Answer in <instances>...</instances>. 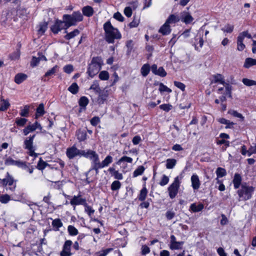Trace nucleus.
<instances>
[{
    "label": "nucleus",
    "instance_id": "nucleus-1",
    "mask_svg": "<svg viewBox=\"0 0 256 256\" xmlns=\"http://www.w3.org/2000/svg\"><path fill=\"white\" fill-rule=\"evenodd\" d=\"M104 29L106 40L109 44L114 43L115 39H120L122 37L120 32L112 25L110 22H106L104 24Z\"/></svg>",
    "mask_w": 256,
    "mask_h": 256
},
{
    "label": "nucleus",
    "instance_id": "nucleus-2",
    "mask_svg": "<svg viewBox=\"0 0 256 256\" xmlns=\"http://www.w3.org/2000/svg\"><path fill=\"white\" fill-rule=\"evenodd\" d=\"M103 61L100 57H94L88 65L87 73L91 78H93L100 70Z\"/></svg>",
    "mask_w": 256,
    "mask_h": 256
},
{
    "label": "nucleus",
    "instance_id": "nucleus-3",
    "mask_svg": "<svg viewBox=\"0 0 256 256\" xmlns=\"http://www.w3.org/2000/svg\"><path fill=\"white\" fill-rule=\"evenodd\" d=\"M254 190L253 186H248L245 182L242 183L241 184L240 188L237 192L238 196V200H247L251 198Z\"/></svg>",
    "mask_w": 256,
    "mask_h": 256
},
{
    "label": "nucleus",
    "instance_id": "nucleus-4",
    "mask_svg": "<svg viewBox=\"0 0 256 256\" xmlns=\"http://www.w3.org/2000/svg\"><path fill=\"white\" fill-rule=\"evenodd\" d=\"M63 19L66 22V28H68L72 26H75L77 22H81L83 20L82 14L79 12H74L72 14H64Z\"/></svg>",
    "mask_w": 256,
    "mask_h": 256
},
{
    "label": "nucleus",
    "instance_id": "nucleus-5",
    "mask_svg": "<svg viewBox=\"0 0 256 256\" xmlns=\"http://www.w3.org/2000/svg\"><path fill=\"white\" fill-rule=\"evenodd\" d=\"M182 177L177 176L172 183L168 188V192L170 198H174L177 195L181 183Z\"/></svg>",
    "mask_w": 256,
    "mask_h": 256
},
{
    "label": "nucleus",
    "instance_id": "nucleus-6",
    "mask_svg": "<svg viewBox=\"0 0 256 256\" xmlns=\"http://www.w3.org/2000/svg\"><path fill=\"white\" fill-rule=\"evenodd\" d=\"M82 150L77 148L75 146H72L71 148H67L66 154V156L70 159H72L76 156H82Z\"/></svg>",
    "mask_w": 256,
    "mask_h": 256
},
{
    "label": "nucleus",
    "instance_id": "nucleus-7",
    "mask_svg": "<svg viewBox=\"0 0 256 256\" xmlns=\"http://www.w3.org/2000/svg\"><path fill=\"white\" fill-rule=\"evenodd\" d=\"M203 32L199 30L194 38V44L195 49L197 50H200V49L202 48L204 44V40L202 38Z\"/></svg>",
    "mask_w": 256,
    "mask_h": 256
},
{
    "label": "nucleus",
    "instance_id": "nucleus-8",
    "mask_svg": "<svg viewBox=\"0 0 256 256\" xmlns=\"http://www.w3.org/2000/svg\"><path fill=\"white\" fill-rule=\"evenodd\" d=\"M5 164L6 166H16L20 168L26 166V162L14 160L11 157H8L6 160Z\"/></svg>",
    "mask_w": 256,
    "mask_h": 256
},
{
    "label": "nucleus",
    "instance_id": "nucleus-9",
    "mask_svg": "<svg viewBox=\"0 0 256 256\" xmlns=\"http://www.w3.org/2000/svg\"><path fill=\"white\" fill-rule=\"evenodd\" d=\"M70 240H66L63 246L62 250L60 253V256H71L70 248L72 245Z\"/></svg>",
    "mask_w": 256,
    "mask_h": 256
},
{
    "label": "nucleus",
    "instance_id": "nucleus-10",
    "mask_svg": "<svg viewBox=\"0 0 256 256\" xmlns=\"http://www.w3.org/2000/svg\"><path fill=\"white\" fill-rule=\"evenodd\" d=\"M66 28V22L61 20H56L54 24L52 26L51 30L54 34H58L60 31Z\"/></svg>",
    "mask_w": 256,
    "mask_h": 256
},
{
    "label": "nucleus",
    "instance_id": "nucleus-11",
    "mask_svg": "<svg viewBox=\"0 0 256 256\" xmlns=\"http://www.w3.org/2000/svg\"><path fill=\"white\" fill-rule=\"evenodd\" d=\"M102 168V162H100L99 156L97 154L95 157L92 160V168L90 170V171L94 170L96 174L98 173V170Z\"/></svg>",
    "mask_w": 256,
    "mask_h": 256
},
{
    "label": "nucleus",
    "instance_id": "nucleus-12",
    "mask_svg": "<svg viewBox=\"0 0 256 256\" xmlns=\"http://www.w3.org/2000/svg\"><path fill=\"white\" fill-rule=\"evenodd\" d=\"M86 199L82 198L80 195L74 196L70 202V204L73 206L76 205L84 206V204H86ZM74 209H75V206H74Z\"/></svg>",
    "mask_w": 256,
    "mask_h": 256
},
{
    "label": "nucleus",
    "instance_id": "nucleus-13",
    "mask_svg": "<svg viewBox=\"0 0 256 256\" xmlns=\"http://www.w3.org/2000/svg\"><path fill=\"white\" fill-rule=\"evenodd\" d=\"M180 20L184 22L186 24H188L191 23L193 20L194 18L190 14L184 11L182 12L180 14Z\"/></svg>",
    "mask_w": 256,
    "mask_h": 256
},
{
    "label": "nucleus",
    "instance_id": "nucleus-14",
    "mask_svg": "<svg viewBox=\"0 0 256 256\" xmlns=\"http://www.w3.org/2000/svg\"><path fill=\"white\" fill-rule=\"evenodd\" d=\"M151 70L152 73L156 75L159 76L161 77H164L166 76V72L162 67H160L158 68L156 64H153L151 67Z\"/></svg>",
    "mask_w": 256,
    "mask_h": 256
},
{
    "label": "nucleus",
    "instance_id": "nucleus-15",
    "mask_svg": "<svg viewBox=\"0 0 256 256\" xmlns=\"http://www.w3.org/2000/svg\"><path fill=\"white\" fill-rule=\"evenodd\" d=\"M191 182H192V187L194 190H198L200 186V181L198 176L196 174H193L191 176Z\"/></svg>",
    "mask_w": 256,
    "mask_h": 256
},
{
    "label": "nucleus",
    "instance_id": "nucleus-16",
    "mask_svg": "<svg viewBox=\"0 0 256 256\" xmlns=\"http://www.w3.org/2000/svg\"><path fill=\"white\" fill-rule=\"evenodd\" d=\"M97 154L96 152L90 150H82V156L89 158L92 160Z\"/></svg>",
    "mask_w": 256,
    "mask_h": 256
},
{
    "label": "nucleus",
    "instance_id": "nucleus-17",
    "mask_svg": "<svg viewBox=\"0 0 256 256\" xmlns=\"http://www.w3.org/2000/svg\"><path fill=\"white\" fill-rule=\"evenodd\" d=\"M36 135L30 136L26 138L24 141V148L25 149L33 148V142Z\"/></svg>",
    "mask_w": 256,
    "mask_h": 256
},
{
    "label": "nucleus",
    "instance_id": "nucleus-18",
    "mask_svg": "<svg viewBox=\"0 0 256 256\" xmlns=\"http://www.w3.org/2000/svg\"><path fill=\"white\" fill-rule=\"evenodd\" d=\"M28 76L24 73H18L15 76L14 82L17 84H20L26 80Z\"/></svg>",
    "mask_w": 256,
    "mask_h": 256
},
{
    "label": "nucleus",
    "instance_id": "nucleus-19",
    "mask_svg": "<svg viewBox=\"0 0 256 256\" xmlns=\"http://www.w3.org/2000/svg\"><path fill=\"white\" fill-rule=\"evenodd\" d=\"M242 178L240 175L237 173L235 174L234 179L232 180L235 189H238V188H240L242 182Z\"/></svg>",
    "mask_w": 256,
    "mask_h": 256
},
{
    "label": "nucleus",
    "instance_id": "nucleus-20",
    "mask_svg": "<svg viewBox=\"0 0 256 256\" xmlns=\"http://www.w3.org/2000/svg\"><path fill=\"white\" fill-rule=\"evenodd\" d=\"M158 32L163 35H168L171 32L170 26L168 24H166V22H165V23L160 27Z\"/></svg>",
    "mask_w": 256,
    "mask_h": 256
},
{
    "label": "nucleus",
    "instance_id": "nucleus-21",
    "mask_svg": "<svg viewBox=\"0 0 256 256\" xmlns=\"http://www.w3.org/2000/svg\"><path fill=\"white\" fill-rule=\"evenodd\" d=\"M180 20V17L176 14H170L166 22L170 26V24H174Z\"/></svg>",
    "mask_w": 256,
    "mask_h": 256
},
{
    "label": "nucleus",
    "instance_id": "nucleus-22",
    "mask_svg": "<svg viewBox=\"0 0 256 256\" xmlns=\"http://www.w3.org/2000/svg\"><path fill=\"white\" fill-rule=\"evenodd\" d=\"M204 208V206L202 204H196L195 203H193L190 206V210L194 212H197L202 210Z\"/></svg>",
    "mask_w": 256,
    "mask_h": 256
},
{
    "label": "nucleus",
    "instance_id": "nucleus-23",
    "mask_svg": "<svg viewBox=\"0 0 256 256\" xmlns=\"http://www.w3.org/2000/svg\"><path fill=\"white\" fill-rule=\"evenodd\" d=\"M99 96L98 98V102L99 104H102L106 100L108 96L107 91L103 92H98Z\"/></svg>",
    "mask_w": 256,
    "mask_h": 256
},
{
    "label": "nucleus",
    "instance_id": "nucleus-24",
    "mask_svg": "<svg viewBox=\"0 0 256 256\" xmlns=\"http://www.w3.org/2000/svg\"><path fill=\"white\" fill-rule=\"evenodd\" d=\"M44 113V104H40L36 108L35 118H38V117L43 116Z\"/></svg>",
    "mask_w": 256,
    "mask_h": 256
},
{
    "label": "nucleus",
    "instance_id": "nucleus-25",
    "mask_svg": "<svg viewBox=\"0 0 256 256\" xmlns=\"http://www.w3.org/2000/svg\"><path fill=\"white\" fill-rule=\"evenodd\" d=\"M82 12L85 16L90 17L94 14V10L92 7L90 6H86L82 8Z\"/></svg>",
    "mask_w": 256,
    "mask_h": 256
},
{
    "label": "nucleus",
    "instance_id": "nucleus-26",
    "mask_svg": "<svg viewBox=\"0 0 256 256\" xmlns=\"http://www.w3.org/2000/svg\"><path fill=\"white\" fill-rule=\"evenodd\" d=\"M253 66H256V60L252 58H246L245 60L244 66L248 68Z\"/></svg>",
    "mask_w": 256,
    "mask_h": 256
},
{
    "label": "nucleus",
    "instance_id": "nucleus-27",
    "mask_svg": "<svg viewBox=\"0 0 256 256\" xmlns=\"http://www.w3.org/2000/svg\"><path fill=\"white\" fill-rule=\"evenodd\" d=\"M89 102L88 99L84 96H83L80 98L78 101L79 106L81 107V108L86 109V106L88 104Z\"/></svg>",
    "mask_w": 256,
    "mask_h": 256
},
{
    "label": "nucleus",
    "instance_id": "nucleus-28",
    "mask_svg": "<svg viewBox=\"0 0 256 256\" xmlns=\"http://www.w3.org/2000/svg\"><path fill=\"white\" fill-rule=\"evenodd\" d=\"M113 161L112 157L110 155L107 156L105 158L102 162V168L108 166Z\"/></svg>",
    "mask_w": 256,
    "mask_h": 256
},
{
    "label": "nucleus",
    "instance_id": "nucleus-29",
    "mask_svg": "<svg viewBox=\"0 0 256 256\" xmlns=\"http://www.w3.org/2000/svg\"><path fill=\"white\" fill-rule=\"evenodd\" d=\"M52 224L56 230H58L59 228L63 226L62 222L60 218L54 220Z\"/></svg>",
    "mask_w": 256,
    "mask_h": 256
},
{
    "label": "nucleus",
    "instance_id": "nucleus-30",
    "mask_svg": "<svg viewBox=\"0 0 256 256\" xmlns=\"http://www.w3.org/2000/svg\"><path fill=\"white\" fill-rule=\"evenodd\" d=\"M145 170V168L142 166H140L136 169L133 172V177L136 178L142 175Z\"/></svg>",
    "mask_w": 256,
    "mask_h": 256
},
{
    "label": "nucleus",
    "instance_id": "nucleus-31",
    "mask_svg": "<svg viewBox=\"0 0 256 256\" xmlns=\"http://www.w3.org/2000/svg\"><path fill=\"white\" fill-rule=\"evenodd\" d=\"M12 200L11 196L8 194L0 195V202L2 204H6Z\"/></svg>",
    "mask_w": 256,
    "mask_h": 256
},
{
    "label": "nucleus",
    "instance_id": "nucleus-32",
    "mask_svg": "<svg viewBox=\"0 0 256 256\" xmlns=\"http://www.w3.org/2000/svg\"><path fill=\"white\" fill-rule=\"evenodd\" d=\"M176 164V160L174 158H168L166 161V168L168 169L173 168Z\"/></svg>",
    "mask_w": 256,
    "mask_h": 256
},
{
    "label": "nucleus",
    "instance_id": "nucleus-33",
    "mask_svg": "<svg viewBox=\"0 0 256 256\" xmlns=\"http://www.w3.org/2000/svg\"><path fill=\"white\" fill-rule=\"evenodd\" d=\"M148 194V190L146 188L144 187L140 192V194L138 196V200L140 201H144Z\"/></svg>",
    "mask_w": 256,
    "mask_h": 256
},
{
    "label": "nucleus",
    "instance_id": "nucleus-34",
    "mask_svg": "<svg viewBox=\"0 0 256 256\" xmlns=\"http://www.w3.org/2000/svg\"><path fill=\"white\" fill-rule=\"evenodd\" d=\"M214 82H220L224 86L227 83L225 82L222 76L220 74H216L214 76Z\"/></svg>",
    "mask_w": 256,
    "mask_h": 256
},
{
    "label": "nucleus",
    "instance_id": "nucleus-35",
    "mask_svg": "<svg viewBox=\"0 0 256 256\" xmlns=\"http://www.w3.org/2000/svg\"><path fill=\"white\" fill-rule=\"evenodd\" d=\"M78 86L76 82L72 83L68 88V90L72 94H75L78 93Z\"/></svg>",
    "mask_w": 256,
    "mask_h": 256
},
{
    "label": "nucleus",
    "instance_id": "nucleus-36",
    "mask_svg": "<svg viewBox=\"0 0 256 256\" xmlns=\"http://www.w3.org/2000/svg\"><path fill=\"white\" fill-rule=\"evenodd\" d=\"M8 185L10 186L9 190L11 192H14L16 188V184H14L13 178L8 174Z\"/></svg>",
    "mask_w": 256,
    "mask_h": 256
},
{
    "label": "nucleus",
    "instance_id": "nucleus-37",
    "mask_svg": "<svg viewBox=\"0 0 256 256\" xmlns=\"http://www.w3.org/2000/svg\"><path fill=\"white\" fill-rule=\"evenodd\" d=\"M48 28V24L46 22H42L38 26V32L40 34H42L46 32Z\"/></svg>",
    "mask_w": 256,
    "mask_h": 256
},
{
    "label": "nucleus",
    "instance_id": "nucleus-38",
    "mask_svg": "<svg viewBox=\"0 0 256 256\" xmlns=\"http://www.w3.org/2000/svg\"><path fill=\"white\" fill-rule=\"evenodd\" d=\"M10 103L7 100H2L0 104V111H4L6 110L9 106Z\"/></svg>",
    "mask_w": 256,
    "mask_h": 256
},
{
    "label": "nucleus",
    "instance_id": "nucleus-39",
    "mask_svg": "<svg viewBox=\"0 0 256 256\" xmlns=\"http://www.w3.org/2000/svg\"><path fill=\"white\" fill-rule=\"evenodd\" d=\"M80 34V31L78 29H75L74 31L68 33L64 36L66 40H70L76 36H78Z\"/></svg>",
    "mask_w": 256,
    "mask_h": 256
},
{
    "label": "nucleus",
    "instance_id": "nucleus-40",
    "mask_svg": "<svg viewBox=\"0 0 256 256\" xmlns=\"http://www.w3.org/2000/svg\"><path fill=\"white\" fill-rule=\"evenodd\" d=\"M184 244L183 242H174L170 246V248L171 250H180L182 248V246Z\"/></svg>",
    "mask_w": 256,
    "mask_h": 256
},
{
    "label": "nucleus",
    "instance_id": "nucleus-41",
    "mask_svg": "<svg viewBox=\"0 0 256 256\" xmlns=\"http://www.w3.org/2000/svg\"><path fill=\"white\" fill-rule=\"evenodd\" d=\"M150 70V66L148 64H144L141 68V74L143 76H146Z\"/></svg>",
    "mask_w": 256,
    "mask_h": 256
},
{
    "label": "nucleus",
    "instance_id": "nucleus-42",
    "mask_svg": "<svg viewBox=\"0 0 256 256\" xmlns=\"http://www.w3.org/2000/svg\"><path fill=\"white\" fill-rule=\"evenodd\" d=\"M58 70V66H55L50 70H49L44 74L45 77L50 76L54 74Z\"/></svg>",
    "mask_w": 256,
    "mask_h": 256
},
{
    "label": "nucleus",
    "instance_id": "nucleus-43",
    "mask_svg": "<svg viewBox=\"0 0 256 256\" xmlns=\"http://www.w3.org/2000/svg\"><path fill=\"white\" fill-rule=\"evenodd\" d=\"M224 92L222 94L225 96H228V97H232L231 90H232V86L229 84H225L224 86Z\"/></svg>",
    "mask_w": 256,
    "mask_h": 256
},
{
    "label": "nucleus",
    "instance_id": "nucleus-44",
    "mask_svg": "<svg viewBox=\"0 0 256 256\" xmlns=\"http://www.w3.org/2000/svg\"><path fill=\"white\" fill-rule=\"evenodd\" d=\"M125 162L128 163H132V158L127 156H123L116 162V164L120 165L122 162Z\"/></svg>",
    "mask_w": 256,
    "mask_h": 256
},
{
    "label": "nucleus",
    "instance_id": "nucleus-45",
    "mask_svg": "<svg viewBox=\"0 0 256 256\" xmlns=\"http://www.w3.org/2000/svg\"><path fill=\"white\" fill-rule=\"evenodd\" d=\"M159 91L162 93L164 92H167L168 93H170L172 90L170 88L167 87L166 86L164 85L162 83L160 82L159 84Z\"/></svg>",
    "mask_w": 256,
    "mask_h": 256
},
{
    "label": "nucleus",
    "instance_id": "nucleus-46",
    "mask_svg": "<svg viewBox=\"0 0 256 256\" xmlns=\"http://www.w3.org/2000/svg\"><path fill=\"white\" fill-rule=\"evenodd\" d=\"M36 130V128L32 124L28 125L23 130V133L24 136H27L30 132H34Z\"/></svg>",
    "mask_w": 256,
    "mask_h": 256
},
{
    "label": "nucleus",
    "instance_id": "nucleus-47",
    "mask_svg": "<svg viewBox=\"0 0 256 256\" xmlns=\"http://www.w3.org/2000/svg\"><path fill=\"white\" fill-rule=\"evenodd\" d=\"M48 165V164L46 162L42 160V158H40L37 165V168L40 170H43Z\"/></svg>",
    "mask_w": 256,
    "mask_h": 256
},
{
    "label": "nucleus",
    "instance_id": "nucleus-48",
    "mask_svg": "<svg viewBox=\"0 0 256 256\" xmlns=\"http://www.w3.org/2000/svg\"><path fill=\"white\" fill-rule=\"evenodd\" d=\"M68 231L70 235L72 236H75L78 234V230L73 226H68Z\"/></svg>",
    "mask_w": 256,
    "mask_h": 256
},
{
    "label": "nucleus",
    "instance_id": "nucleus-49",
    "mask_svg": "<svg viewBox=\"0 0 256 256\" xmlns=\"http://www.w3.org/2000/svg\"><path fill=\"white\" fill-rule=\"evenodd\" d=\"M216 172L218 178H222L226 174V170L222 168H218Z\"/></svg>",
    "mask_w": 256,
    "mask_h": 256
},
{
    "label": "nucleus",
    "instance_id": "nucleus-50",
    "mask_svg": "<svg viewBox=\"0 0 256 256\" xmlns=\"http://www.w3.org/2000/svg\"><path fill=\"white\" fill-rule=\"evenodd\" d=\"M30 110V106L28 105H26L24 106V108H22L20 112V115L23 117H27L28 116Z\"/></svg>",
    "mask_w": 256,
    "mask_h": 256
},
{
    "label": "nucleus",
    "instance_id": "nucleus-51",
    "mask_svg": "<svg viewBox=\"0 0 256 256\" xmlns=\"http://www.w3.org/2000/svg\"><path fill=\"white\" fill-rule=\"evenodd\" d=\"M228 113L232 116L240 118L242 120H244V117L242 115L234 110H230Z\"/></svg>",
    "mask_w": 256,
    "mask_h": 256
},
{
    "label": "nucleus",
    "instance_id": "nucleus-52",
    "mask_svg": "<svg viewBox=\"0 0 256 256\" xmlns=\"http://www.w3.org/2000/svg\"><path fill=\"white\" fill-rule=\"evenodd\" d=\"M90 89L94 90L96 93L100 92V88L98 82L94 80L91 85Z\"/></svg>",
    "mask_w": 256,
    "mask_h": 256
},
{
    "label": "nucleus",
    "instance_id": "nucleus-53",
    "mask_svg": "<svg viewBox=\"0 0 256 256\" xmlns=\"http://www.w3.org/2000/svg\"><path fill=\"white\" fill-rule=\"evenodd\" d=\"M99 78L102 80H106L109 78V74L107 71H102L99 74Z\"/></svg>",
    "mask_w": 256,
    "mask_h": 256
},
{
    "label": "nucleus",
    "instance_id": "nucleus-54",
    "mask_svg": "<svg viewBox=\"0 0 256 256\" xmlns=\"http://www.w3.org/2000/svg\"><path fill=\"white\" fill-rule=\"evenodd\" d=\"M121 187V184L118 180H115L112 182L111 185V189L112 190H118Z\"/></svg>",
    "mask_w": 256,
    "mask_h": 256
},
{
    "label": "nucleus",
    "instance_id": "nucleus-55",
    "mask_svg": "<svg viewBox=\"0 0 256 256\" xmlns=\"http://www.w3.org/2000/svg\"><path fill=\"white\" fill-rule=\"evenodd\" d=\"M27 121L28 120L26 118H16V123L18 126H23L26 124Z\"/></svg>",
    "mask_w": 256,
    "mask_h": 256
},
{
    "label": "nucleus",
    "instance_id": "nucleus-56",
    "mask_svg": "<svg viewBox=\"0 0 256 256\" xmlns=\"http://www.w3.org/2000/svg\"><path fill=\"white\" fill-rule=\"evenodd\" d=\"M234 28V27L233 26L227 24L222 28V30L224 32L231 33L233 31Z\"/></svg>",
    "mask_w": 256,
    "mask_h": 256
},
{
    "label": "nucleus",
    "instance_id": "nucleus-57",
    "mask_svg": "<svg viewBox=\"0 0 256 256\" xmlns=\"http://www.w3.org/2000/svg\"><path fill=\"white\" fill-rule=\"evenodd\" d=\"M242 82L244 84L247 86H252L256 85V82L253 80H249L248 78H243L242 80Z\"/></svg>",
    "mask_w": 256,
    "mask_h": 256
},
{
    "label": "nucleus",
    "instance_id": "nucleus-58",
    "mask_svg": "<svg viewBox=\"0 0 256 256\" xmlns=\"http://www.w3.org/2000/svg\"><path fill=\"white\" fill-rule=\"evenodd\" d=\"M77 137L80 141H84L86 139V134L84 132L79 131L77 133Z\"/></svg>",
    "mask_w": 256,
    "mask_h": 256
},
{
    "label": "nucleus",
    "instance_id": "nucleus-59",
    "mask_svg": "<svg viewBox=\"0 0 256 256\" xmlns=\"http://www.w3.org/2000/svg\"><path fill=\"white\" fill-rule=\"evenodd\" d=\"M169 182V178L168 176L166 175H163L162 178L161 180L160 181L159 184L161 186H164L168 184Z\"/></svg>",
    "mask_w": 256,
    "mask_h": 256
},
{
    "label": "nucleus",
    "instance_id": "nucleus-60",
    "mask_svg": "<svg viewBox=\"0 0 256 256\" xmlns=\"http://www.w3.org/2000/svg\"><path fill=\"white\" fill-rule=\"evenodd\" d=\"M172 106L170 104H162L160 106V108L166 112L172 110Z\"/></svg>",
    "mask_w": 256,
    "mask_h": 256
},
{
    "label": "nucleus",
    "instance_id": "nucleus-61",
    "mask_svg": "<svg viewBox=\"0 0 256 256\" xmlns=\"http://www.w3.org/2000/svg\"><path fill=\"white\" fill-rule=\"evenodd\" d=\"M84 206L85 207V212L90 216L92 214L94 210L92 208L89 206L88 205L87 203H86V204H84Z\"/></svg>",
    "mask_w": 256,
    "mask_h": 256
},
{
    "label": "nucleus",
    "instance_id": "nucleus-62",
    "mask_svg": "<svg viewBox=\"0 0 256 256\" xmlns=\"http://www.w3.org/2000/svg\"><path fill=\"white\" fill-rule=\"evenodd\" d=\"M73 70L74 68L71 64H68L64 67V71L67 74H70Z\"/></svg>",
    "mask_w": 256,
    "mask_h": 256
},
{
    "label": "nucleus",
    "instance_id": "nucleus-63",
    "mask_svg": "<svg viewBox=\"0 0 256 256\" xmlns=\"http://www.w3.org/2000/svg\"><path fill=\"white\" fill-rule=\"evenodd\" d=\"M40 62V58L33 56L30 62V65L32 67L36 66Z\"/></svg>",
    "mask_w": 256,
    "mask_h": 256
},
{
    "label": "nucleus",
    "instance_id": "nucleus-64",
    "mask_svg": "<svg viewBox=\"0 0 256 256\" xmlns=\"http://www.w3.org/2000/svg\"><path fill=\"white\" fill-rule=\"evenodd\" d=\"M174 85L182 91L185 90V85L181 82L175 81L174 82Z\"/></svg>",
    "mask_w": 256,
    "mask_h": 256
}]
</instances>
